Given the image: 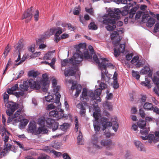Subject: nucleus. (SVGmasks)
Returning <instances> with one entry per match:
<instances>
[{
    "mask_svg": "<svg viewBox=\"0 0 159 159\" xmlns=\"http://www.w3.org/2000/svg\"><path fill=\"white\" fill-rule=\"evenodd\" d=\"M55 96L56 98L55 103L56 104V105L53 104H50L47 106L46 108L47 110H51L56 108L58 110H59L60 108H61V103L60 102L61 95L59 93L56 92L55 94Z\"/></svg>",
    "mask_w": 159,
    "mask_h": 159,
    "instance_id": "obj_10",
    "label": "nucleus"
},
{
    "mask_svg": "<svg viewBox=\"0 0 159 159\" xmlns=\"http://www.w3.org/2000/svg\"><path fill=\"white\" fill-rule=\"evenodd\" d=\"M150 131V128L148 125L145 126V127L140 131V132L142 134H147Z\"/></svg>",
    "mask_w": 159,
    "mask_h": 159,
    "instance_id": "obj_43",
    "label": "nucleus"
},
{
    "mask_svg": "<svg viewBox=\"0 0 159 159\" xmlns=\"http://www.w3.org/2000/svg\"><path fill=\"white\" fill-rule=\"evenodd\" d=\"M72 59H65L63 60V61H61V66H65L66 65H68V64L72 65L71 62H72Z\"/></svg>",
    "mask_w": 159,
    "mask_h": 159,
    "instance_id": "obj_47",
    "label": "nucleus"
},
{
    "mask_svg": "<svg viewBox=\"0 0 159 159\" xmlns=\"http://www.w3.org/2000/svg\"><path fill=\"white\" fill-rule=\"evenodd\" d=\"M120 48H118L117 49L116 48H114V55L115 57H117L120 54V53H123L125 51V46L124 44H120L119 46Z\"/></svg>",
    "mask_w": 159,
    "mask_h": 159,
    "instance_id": "obj_24",
    "label": "nucleus"
},
{
    "mask_svg": "<svg viewBox=\"0 0 159 159\" xmlns=\"http://www.w3.org/2000/svg\"><path fill=\"white\" fill-rule=\"evenodd\" d=\"M16 49L18 51L19 53H20L24 49L23 44L20 40L18 42V45L16 47Z\"/></svg>",
    "mask_w": 159,
    "mask_h": 159,
    "instance_id": "obj_40",
    "label": "nucleus"
},
{
    "mask_svg": "<svg viewBox=\"0 0 159 159\" xmlns=\"http://www.w3.org/2000/svg\"><path fill=\"white\" fill-rule=\"evenodd\" d=\"M117 117L116 116L114 117L113 118H112L111 119L113 124L112 129L115 132L117 131L119 127L118 124L117 122Z\"/></svg>",
    "mask_w": 159,
    "mask_h": 159,
    "instance_id": "obj_30",
    "label": "nucleus"
},
{
    "mask_svg": "<svg viewBox=\"0 0 159 159\" xmlns=\"http://www.w3.org/2000/svg\"><path fill=\"white\" fill-rule=\"evenodd\" d=\"M101 144L106 147L107 149H110L114 145L112 141L110 140L102 139L100 142Z\"/></svg>",
    "mask_w": 159,
    "mask_h": 159,
    "instance_id": "obj_20",
    "label": "nucleus"
},
{
    "mask_svg": "<svg viewBox=\"0 0 159 159\" xmlns=\"http://www.w3.org/2000/svg\"><path fill=\"white\" fill-rule=\"evenodd\" d=\"M32 10V7L28 9L27 11L23 14L22 19H28L29 20H30L33 16Z\"/></svg>",
    "mask_w": 159,
    "mask_h": 159,
    "instance_id": "obj_21",
    "label": "nucleus"
},
{
    "mask_svg": "<svg viewBox=\"0 0 159 159\" xmlns=\"http://www.w3.org/2000/svg\"><path fill=\"white\" fill-rule=\"evenodd\" d=\"M18 88V84H16L14 86H13L11 88L7 90V92L10 94H14V95L17 98H18L20 97V96H23L24 94V93L22 92H14L16 91Z\"/></svg>",
    "mask_w": 159,
    "mask_h": 159,
    "instance_id": "obj_16",
    "label": "nucleus"
},
{
    "mask_svg": "<svg viewBox=\"0 0 159 159\" xmlns=\"http://www.w3.org/2000/svg\"><path fill=\"white\" fill-rule=\"evenodd\" d=\"M39 73L37 71H34V70H30L28 73V76L29 77H32L34 78H35L38 75Z\"/></svg>",
    "mask_w": 159,
    "mask_h": 159,
    "instance_id": "obj_49",
    "label": "nucleus"
},
{
    "mask_svg": "<svg viewBox=\"0 0 159 159\" xmlns=\"http://www.w3.org/2000/svg\"><path fill=\"white\" fill-rule=\"evenodd\" d=\"M89 28L90 29L95 30L97 29V25L94 22H91L89 25Z\"/></svg>",
    "mask_w": 159,
    "mask_h": 159,
    "instance_id": "obj_52",
    "label": "nucleus"
},
{
    "mask_svg": "<svg viewBox=\"0 0 159 159\" xmlns=\"http://www.w3.org/2000/svg\"><path fill=\"white\" fill-rule=\"evenodd\" d=\"M77 142L79 145H82L84 143V139L80 131L79 132V135L77 137Z\"/></svg>",
    "mask_w": 159,
    "mask_h": 159,
    "instance_id": "obj_37",
    "label": "nucleus"
},
{
    "mask_svg": "<svg viewBox=\"0 0 159 159\" xmlns=\"http://www.w3.org/2000/svg\"><path fill=\"white\" fill-rule=\"evenodd\" d=\"M29 87L28 83L26 81H24L23 84L20 85V89L23 91V92L24 91H27Z\"/></svg>",
    "mask_w": 159,
    "mask_h": 159,
    "instance_id": "obj_35",
    "label": "nucleus"
},
{
    "mask_svg": "<svg viewBox=\"0 0 159 159\" xmlns=\"http://www.w3.org/2000/svg\"><path fill=\"white\" fill-rule=\"evenodd\" d=\"M86 104V103H85L83 105L82 102H80L76 105L77 107L80 110V113L81 116H85L86 110L84 106Z\"/></svg>",
    "mask_w": 159,
    "mask_h": 159,
    "instance_id": "obj_26",
    "label": "nucleus"
},
{
    "mask_svg": "<svg viewBox=\"0 0 159 159\" xmlns=\"http://www.w3.org/2000/svg\"><path fill=\"white\" fill-rule=\"evenodd\" d=\"M48 79V75L44 74L42 75V79L39 82L42 87V90L44 92H47L49 86V82Z\"/></svg>",
    "mask_w": 159,
    "mask_h": 159,
    "instance_id": "obj_11",
    "label": "nucleus"
},
{
    "mask_svg": "<svg viewBox=\"0 0 159 159\" xmlns=\"http://www.w3.org/2000/svg\"><path fill=\"white\" fill-rule=\"evenodd\" d=\"M70 59L72 60L71 64L74 66H80L82 65L81 62L83 60L82 53L78 50V52L74 54Z\"/></svg>",
    "mask_w": 159,
    "mask_h": 159,
    "instance_id": "obj_6",
    "label": "nucleus"
},
{
    "mask_svg": "<svg viewBox=\"0 0 159 159\" xmlns=\"http://www.w3.org/2000/svg\"><path fill=\"white\" fill-rule=\"evenodd\" d=\"M52 86L54 88L53 89V91L55 93V94L56 92L58 93V91L60 89V87L59 86H56L57 85V81L55 78H53L52 80Z\"/></svg>",
    "mask_w": 159,
    "mask_h": 159,
    "instance_id": "obj_28",
    "label": "nucleus"
},
{
    "mask_svg": "<svg viewBox=\"0 0 159 159\" xmlns=\"http://www.w3.org/2000/svg\"><path fill=\"white\" fill-rule=\"evenodd\" d=\"M86 45L85 43H80L78 45H75V48L79 49L85 48H86Z\"/></svg>",
    "mask_w": 159,
    "mask_h": 159,
    "instance_id": "obj_54",
    "label": "nucleus"
},
{
    "mask_svg": "<svg viewBox=\"0 0 159 159\" xmlns=\"http://www.w3.org/2000/svg\"><path fill=\"white\" fill-rule=\"evenodd\" d=\"M152 80L154 83L156 85L154 90L159 96V72L157 71L154 74Z\"/></svg>",
    "mask_w": 159,
    "mask_h": 159,
    "instance_id": "obj_14",
    "label": "nucleus"
},
{
    "mask_svg": "<svg viewBox=\"0 0 159 159\" xmlns=\"http://www.w3.org/2000/svg\"><path fill=\"white\" fill-rule=\"evenodd\" d=\"M80 11V6L77 7H75L73 11V14L75 15H78L79 14Z\"/></svg>",
    "mask_w": 159,
    "mask_h": 159,
    "instance_id": "obj_55",
    "label": "nucleus"
},
{
    "mask_svg": "<svg viewBox=\"0 0 159 159\" xmlns=\"http://www.w3.org/2000/svg\"><path fill=\"white\" fill-rule=\"evenodd\" d=\"M56 29L55 31H57L55 34L56 36H59V35L61 34L62 33V31L61 30V29L60 27H57V28H55Z\"/></svg>",
    "mask_w": 159,
    "mask_h": 159,
    "instance_id": "obj_58",
    "label": "nucleus"
},
{
    "mask_svg": "<svg viewBox=\"0 0 159 159\" xmlns=\"http://www.w3.org/2000/svg\"><path fill=\"white\" fill-rule=\"evenodd\" d=\"M107 17L114 20H117L120 18V15L121 14V11L118 8H109L107 11Z\"/></svg>",
    "mask_w": 159,
    "mask_h": 159,
    "instance_id": "obj_7",
    "label": "nucleus"
},
{
    "mask_svg": "<svg viewBox=\"0 0 159 159\" xmlns=\"http://www.w3.org/2000/svg\"><path fill=\"white\" fill-rule=\"evenodd\" d=\"M133 6V4L129 3L128 5L124 7L122 11H121V14L123 16L126 15L129 13L128 10L130 7Z\"/></svg>",
    "mask_w": 159,
    "mask_h": 159,
    "instance_id": "obj_33",
    "label": "nucleus"
},
{
    "mask_svg": "<svg viewBox=\"0 0 159 159\" xmlns=\"http://www.w3.org/2000/svg\"><path fill=\"white\" fill-rule=\"evenodd\" d=\"M6 106L7 108L6 111V113L7 115L10 116L17 109L18 104L14 102H9L6 104Z\"/></svg>",
    "mask_w": 159,
    "mask_h": 159,
    "instance_id": "obj_9",
    "label": "nucleus"
},
{
    "mask_svg": "<svg viewBox=\"0 0 159 159\" xmlns=\"http://www.w3.org/2000/svg\"><path fill=\"white\" fill-rule=\"evenodd\" d=\"M69 82L72 84L71 90L73 91L75 89H76V92L75 94V96L76 97H78L82 89L81 85L79 84H77L76 82H74L73 80H69Z\"/></svg>",
    "mask_w": 159,
    "mask_h": 159,
    "instance_id": "obj_15",
    "label": "nucleus"
},
{
    "mask_svg": "<svg viewBox=\"0 0 159 159\" xmlns=\"http://www.w3.org/2000/svg\"><path fill=\"white\" fill-rule=\"evenodd\" d=\"M100 59L101 61V63L99 64V69L101 71V80L104 82H108L111 75L108 74L106 68H114V66L111 63H109V61L107 58H102Z\"/></svg>",
    "mask_w": 159,
    "mask_h": 159,
    "instance_id": "obj_3",
    "label": "nucleus"
},
{
    "mask_svg": "<svg viewBox=\"0 0 159 159\" xmlns=\"http://www.w3.org/2000/svg\"><path fill=\"white\" fill-rule=\"evenodd\" d=\"M138 61V62L136 64V66L137 67H142L144 64L145 62L143 60H139Z\"/></svg>",
    "mask_w": 159,
    "mask_h": 159,
    "instance_id": "obj_51",
    "label": "nucleus"
},
{
    "mask_svg": "<svg viewBox=\"0 0 159 159\" xmlns=\"http://www.w3.org/2000/svg\"><path fill=\"white\" fill-rule=\"evenodd\" d=\"M139 57L138 56H134L131 61V62L132 64H134L137 62L139 60Z\"/></svg>",
    "mask_w": 159,
    "mask_h": 159,
    "instance_id": "obj_60",
    "label": "nucleus"
},
{
    "mask_svg": "<svg viewBox=\"0 0 159 159\" xmlns=\"http://www.w3.org/2000/svg\"><path fill=\"white\" fill-rule=\"evenodd\" d=\"M56 29L55 28H51L48 30L46 32H44L41 36L37 40L36 42L37 44L41 43L43 42L44 40L46 39L51 35H52L55 31Z\"/></svg>",
    "mask_w": 159,
    "mask_h": 159,
    "instance_id": "obj_8",
    "label": "nucleus"
},
{
    "mask_svg": "<svg viewBox=\"0 0 159 159\" xmlns=\"http://www.w3.org/2000/svg\"><path fill=\"white\" fill-rule=\"evenodd\" d=\"M137 125L141 129L145 127L146 125V121L143 120H140L137 123Z\"/></svg>",
    "mask_w": 159,
    "mask_h": 159,
    "instance_id": "obj_45",
    "label": "nucleus"
},
{
    "mask_svg": "<svg viewBox=\"0 0 159 159\" xmlns=\"http://www.w3.org/2000/svg\"><path fill=\"white\" fill-rule=\"evenodd\" d=\"M137 7H133L129 12V18H132L134 15L136 13V11L137 10Z\"/></svg>",
    "mask_w": 159,
    "mask_h": 159,
    "instance_id": "obj_46",
    "label": "nucleus"
},
{
    "mask_svg": "<svg viewBox=\"0 0 159 159\" xmlns=\"http://www.w3.org/2000/svg\"><path fill=\"white\" fill-rule=\"evenodd\" d=\"M84 58L86 60L90 61L92 60L93 54H89L88 51H85L84 53Z\"/></svg>",
    "mask_w": 159,
    "mask_h": 159,
    "instance_id": "obj_44",
    "label": "nucleus"
},
{
    "mask_svg": "<svg viewBox=\"0 0 159 159\" xmlns=\"http://www.w3.org/2000/svg\"><path fill=\"white\" fill-rule=\"evenodd\" d=\"M101 124L102 126L103 131L109 127H111L112 125V123L111 122L108 121V119L102 117L101 118Z\"/></svg>",
    "mask_w": 159,
    "mask_h": 159,
    "instance_id": "obj_19",
    "label": "nucleus"
},
{
    "mask_svg": "<svg viewBox=\"0 0 159 159\" xmlns=\"http://www.w3.org/2000/svg\"><path fill=\"white\" fill-rule=\"evenodd\" d=\"M142 21L144 22H147V26L150 27H152L155 22V19L150 17L148 15L143 17Z\"/></svg>",
    "mask_w": 159,
    "mask_h": 159,
    "instance_id": "obj_18",
    "label": "nucleus"
},
{
    "mask_svg": "<svg viewBox=\"0 0 159 159\" xmlns=\"http://www.w3.org/2000/svg\"><path fill=\"white\" fill-rule=\"evenodd\" d=\"M28 133L38 135L40 134H47L48 130L45 129L44 127H39L38 129L36 128V123L34 121H31L28 125L27 129Z\"/></svg>",
    "mask_w": 159,
    "mask_h": 159,
    "instance_id": "obj_4",
    "label": "nucleus"
},
{
    "mask_svg": "<svg viewBox=\"0 0 159 159\" xmlns=\"http://www.w3.org/2000/svg\"><path fill=\"white\" fill-rule=\"evenodd\" d=\"M18 121H20L19 127L20 129H23L26 126L29 122L28 120L23 119L22 120L20 119L18 120Z\"/></svg>",
    "mask_w": 159,
    "mask_h": 159,
    "instance_id": "obj_29",
    "label": "nucleus"
},
{
    "mask_svg": "<svg viewBox=\"0 0 159 159\" xmlns=\"http://www.w3.org/2000/svg\"><path fill=\"white\" fill-rule=\"evenodd\" d=\"M2 132V133L1 135L2 139L4 142V146H5L7 144H9V143H7L9 140V136L10 134L5 129L3 130V131Z\"/></svg>",
    "mask_w": 159,
    "mask_h": 159,
    "instance_id": "obj_22",
    "label": "nucleus"
},
{
    "mask_svg": "<svg viewBox=\"0 0 159 159\" xmlns=\"http://www.w3.org/2000/svg\"><path fill=\"white\" fill-rule=\"evenodd\" d=\"M59 111L56 109L50 111L49 115L51 117H56L57 119H61V115L63 113V110L60 108Z\"/></svg>",
    "mask_w": 159,
    "mask_h": 159,
    "instance_id": "obj_17",
    "label": "nucleus"
},
{
    "mask_svg": "<svg viewBox=\"0 0 159 159\" xmlns=\"http://www.w3.org/2000/svg\"><path fill=\"white\" fill-rule=\"evenodd\" d=\"M148 73V76L149 78H151L152 72L150 70V68L148 66H145L140 71V74L144 75Z\"/></svg>",
    "mask_w": 159,
    "mask_h": 159,
    "instance_id": "obj_25",
    "label": "nucleus"
},
{
    "mask_svg": "<svg viewBox=\"0 0 159 159\" xmlns=\"http://www.w3.org/2000/svg\"><path fill=\"white\" fill-rule=\"evenodd\" d=\"M28 84L30 87L31 88H36L37 89H39L42 87L39 82H38L37 83L33 79H30L28 81Z\"/></svg>",
    "mask_w": 159,
    "mask_h": 159,
    "instance_id": "obj_23",
    "label": "nucleus"
},
{
    "mask_svg": "<svg viewBox=\"0 0 159 159\" xmlns=\"http://www.w3.org/2000/svg\"><path fill=\"white\" fill-rule=\"evenodd\" d=\"M54 52V51L48 52L43 57V60H50L52 57V54Z\"/></svg>",
    "mask_w": 159,
    "mask_h": 159,
    "instance_id": "obj_38",
    "label": "nucleus"
},
{
    "mask_svg": "<svg viewBox=\"0 0 159 159\" xmlns=\"http://www.w3.org/2000/svg\"><path fill=\"white\" fill-rule=\"evenodd\" d=\"M132 75L137 80H139L140 78V75L139 72H138L135 71L133 70L132 71Z\"/></svg>",
    "mask_w": 159,
    "mask_h": 159,
    "instance_id": "obj_53",
    "label": "nucleus"
},
{
    "mask_svg": "<svg viewBox=\"0 0 159 159\" xmlns=\"http://www.w3.org/2000/svg\"><path fill=\"white\" fill-rule=\"evenodd\" d=\"M107 85L104 82H101L99 87L100 88L96 89L93 93L92 91H87L84 88L82 94L80 96V99L82 101H88L89 98L91 99V103L93 106V110L94 111L95 107H98V105L94 100L97 102H100L101 101L100 95L102 92V89L104 90L107 88Z\"/></svg>",
    "mask_w": 159,
    "mask_h": 159,
    "instance_id": "obj_1",
    "label": "nucleus"
},
{
    "mask_svg": "<svg viewBox=\"0 0 159 159\" xmlns=\"http://www.w3.org/2000/svg\"><path fill=\"white\" fill-rule=\"evenodd\" d=\"M47 94V96L44 97L46 101L48 102H53L54 100L53 95V94L50 95V93H48Z\"/></svg>",
    "mask_w": 159,
    "mask_h": 159,
    "instance_id": "obj_41",
    "label": "nucleus"
},
{
    "mask_svg": "<svg viewBox=\"0 0 159 159\" xmlns=\"http://www.w3.org/2000/svg\"><path fill=\"white\" fill-rule=\"evenodd\" d=\"M35 45L34 44H33L30 46L28 50L29 51L32 52H34L35 50Z\"/></svg>",
    "mask_w": 159,
    "mask_h": 159,
    "instance_id": "obj_61",
    "label": "nucleus"
},
{
    "mask_svg": "<svg viewBox=\"0 0 159 159\" xmlns=\"http://www.w3.org/2000/svg\"><path fill=\"white\" fill-rule=\"evenodd\" d=\"M93 59L94 61L97 63L98 64L99 66V63H101L100 60L98 58L97 55L96 54H94L93 57Z\"/></svg>",
    "mask_w": 159,
    "mask_h": 159,
    "instance_id": "obj_59",
    "label": "nucleus"
},
{
    "mask_svg": "<svg viewBox=\"0 0 159 159\" xmlns=\"http://www.w3.org/2000/svg\"><path fill=\"white\" fill-rule=\"evenodd\" d=\"M46 125L48 127L52 129L53 131L57 130L58 128L59 125V123L52 119L46 118Z\"/></svg>",
    "mask_w": 159,
    "mask_h": 159,
    "instance_id": "obj_13",
    "label": "nucleus"
},
{
    "mask_svg": "<svg viewBox=\"0 0 159 159\" xmlns=\"http://www.w3.org/2000/svg\"><path fill=\"white\" fill-rule=\"evenodd\" d=\"M75 72V70L72 68L65 69L64 71V74L66 76H72L74 75Z\"/></svg>",
    "mask_w": 159,
    "mask_h": 159,
    "instance_id": "obj_36",
    "label": "nucleus"
},
{
    "mask_svg": "<svg viewBox=\"0 0 159 159\" xmlns=\"http://www.w3.org/2000/svg\"><path fill=\"white\" fill-rule=\"evenodd\" d=\"M85 9L87 12L89 13L90 15H93V9L92 8L89 9L87 7H85Z\"/></svg>",
    "mask_w": 159,
    "mask_h": 159,
    "instance_id": "obj_63",
    "label": "nucleus"
},
{
    "mask_svg": "<svg viewBox=\"0 0 159 159\" xmlns=\"http://www.w3.org/2000/svg\"><path fill=\"white\" fill-rule=\"evenodd\" d=\"M16 150L15 146H12L11 144L9 143L5 146H4V148L0 152V157H3L6 156L9 153L10 150L16 152Z\"/></svg>",
    "mask_w": 159,
    "mask_h": 159,
    "instance_id": "obj_12",
    "label": "nucleus"
},
{
    "mask_svg": "<svg viewBox=\"0 0 159 159\" xmlns=\"http://www.w3.org/2000/svg\"><path fill=\"white\" fill-rule=\"evenodd\" d=\"M56 61V59L53 58L51 61V62L49 63V66L53 69H55L54 64Z\"/></svg>",
    "mask_w": 159,
    "mask_h": 159,
    "instance_id": "obj_62",
    "label": "nucleus"
},
{
    "mask_svg": "<svg viewBox=\"0 0 159 159\" xmlns=\"http://www.w3.org/2000/svg\"><path fill=\"white\" fill-rule=\"evenodd\" d=\"M10 50V47L9 45H7L5 48V51L3 52V55L4 57L5 58L7 56Z\"/></svg>",
    "mask_w": 159,
    "mask_h": 159,
    "instance_id": "obj_56",
    "label": "nucleus"
},
{
    "mask_svg": "<svg viewBox=\"0 0 159 159\" xmlns=\"http://www.w3.org/2000/svg\"><path fill=\"white\" fill-rule=\"evenodd\" d=\"M150 79H148L146 76L145 77V81L142 82L140 84L143 86H145L148 89H149L151 87V85L150 83Z\"/></svg>",
    "mask_w": 159,
    "mask_h": 159,
    "instance_id": "obj_32",
    "label": "nucleus"
},
{
    "mask_svg": "<svg viewBox=\"0 0 159 159\" xmlns=\"http://www.w3.org/2000/svg\"><path fill=\"white\" fill-rule=\"evenodd\" d=\"M134 143L135 146L139 150L141 151H144L145 150L143 145L140 141L138 140H134Z\"/></svg>",
    "mask_w": 159,
    "mask_h": 159,
    "instance_id": "obj_34",
    "label": "nucleus"
},
{
    "mask_svg": "<svg viewBox=\"0 0 159 159\" xmlns=\"http://www.w3.org/2000/svg\"><path fill=\"white\" fill-rule=\"evenodd\" d=\"M94 111L93 114V116L94 118L93 120V126L95 133L91 137L92 143L95 146V147L97 148H101V147L97 144L98 142L99 138L101 137L100 133V123L98 121L99 118L100 117V108L99 107H95Z\"/></svg>",
    "mask_w": 159,
    "mask_h": 159,
    "instance_id": "obj_2",
    "label": "nucleus"
},
{
    "mask_svg": "<svg viewBox=\"0 0 159 159\" xmlns=\"http://www.w3.org/2000/svg\"><path fill=\"white\" fill-rule=\"evenodd\" d=\"M144 108L148 110H152L153 107L152 103L149 102H146L143 106Z\"/></svg>",
    "mask_w": 159,
    "mask_h": 159,
    "instance_id": "obj_42",
    "label": "nucleus"
},
{
    "mask_svg": "<svg viewBox=\"0 0 159 159\" xmlns=\"http://www.w3.org/2000/svg\"><path fill=\"white\" fill-rule=\"evenodd\" d=\"M46 118H45L44 116L40 117L38 119V124L41 126L40 127H44L45 129L48 130L45 126V124H46Z\"/></svg>",
    "mask_w": 159,
    "mask_h": 159,
    "instance_id": "obj_31",
    "label": "nucleus"
},
{
    "mask_svg": "<svg viewBox=\"0 0 159 159\" xmlns=\"http://www.w3.org/2000/svg\"><path fill=\"white\" fill-rule=\"evenodd\" d=\"M21 114V110L19 109L18 110H17L15 113L14 114L13 118H16L17 117H18L19 116V118L21 116V115L20 116V114Z\"/></svg>",
    "mask_w": 159,
    "mask_h": 159,
    "instance_id": "obj_57",
    "label": "nucleus"
},
{
    "mask_svg": "<svg viewBox=\"0 0 159 159\" xmlns=\"http://www.w3.org/2000/svg\"><path fill=\"white\" fill-rule=\"evenodd\" d=\"M103 107L109 111L112 110V105L111 103L107 101L105 102L103 104Z\"/></svg>",
    "mask_w": 159,
    "mask_h": 159,
    "instance_id": "obj_39",
    "label": "nucleus"
},
{
    "mask_svg": "<svg viewBox=\"0 0 159 159\" xmlns=\"http://www.w3.org/2000/svg\"><path fill=\"white\" fill-rule=\"evenodd\" d=\"M117 75L118 74L116 72L114 73L113 77H112L113 80V87L115 89H117L119 87V84L117 81Z\"/></svg>",
    "mask_w": 159,
    "mask_h": 159,
    "instance_id": "obj_27",
    "label": "nucleus"
},
{
    "mask_svg": "<svg viewBox=\"0 0 159 159\" xmlns=\"http://www.w3.org/2000/svg\"><path fill=\"white\" fill-rule=\"evenodd\" d=\"M39 12L38 10H36L34 15V20L37 21L39 20Z\"/></svg>",
    "mask_w": 159,
    "mask_h": 159,
    "instance_id": "obj_64",
    "label": "nucleus"
},
{
    "mask_svg": "<svg viewBox=\"0 0 159 159\" xmlns=\"http://www.w3.org/2000/svg\"><path fill=\"white\" fill-rule=\"evenodd\" d=\"M118 31L113 32L111 35V37L112 40H114L115 38H116L119 35V32L121 31V30H118Z\"/></svg>",
    "mask_w": 159,
    "mask_h": 159,
    "instance_id": "obj_50",
    "label": "nucleus"
},
{
    "mask_svg": "<svg viewBox=\"0 0 159 159\" xmlns=\"http://www.w3.org/2000/svg\"><path fill=\"white\" fill-rule=\"evenodd\" d=\"M70 127V125L67 123H65L60 126V128L63 131L66 130Z\"/></svg>",
    "mask_w": 159,
    "mask_h": 159,
    "instance_id": "obj_48",
    "label": "nucleus"
},
{
    "mask_svg": "<svg viewBox=\"0 0 159 159\" xmlns=\"http://www.w3.org/2000/svg\"><path fill=\"white\" fill-rule=\"evenodd\" d=\"M107 15H105L102 16L103 20L100 21V22L103 24L107 25L106 27L108 31H112L114 29L116 26L114 25L116 23V20L107 17Z\"/></svg>",
    "mask_w": 159,
    "mask_h": 159,
    "instance_id": "obj_5",
    "label": "nucleus"
}]
</instances>
